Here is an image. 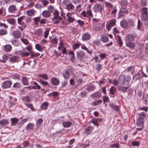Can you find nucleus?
I'll use <instances>...</instances> for the list:
<instances>
[{"label": "nucleus", "mask_w": 148, "mask_h": 148, "mask_svg": "<svg viewBox=\"0 0 148 148\" xmlns=\"http://www.w3.org/2000/svg\"><path fill=\"white\" fill-rule=\"evenodd\" d=\"M68 2L64 1L62 3L64 8L70 12H73L75 11V7L71 3H67Z\"/></svg>", "instance_id": "1"}, {"label": "nucleus", "mask_w": 148, "mask_h": 148, "mask_svg": "<svg viewBox=\"0 0 148 148\" xmlns=\"http://www.w3.org/2000/svg\"><path fill=\"white\" fill-rule=\"evenodd\" d=\"M91 8V6L90 5H88L87 8V11L86 12L85 11H83L81 12V15L83 17L89 18H91V17H93Z\"/></svg>", "instance_id": "2"}, {"label": "nucleus", "mask_w": 148, "mask_h": 148, "mask_svg": "<svg viewBox=\"0 0 148 148\" xmlns=\"http://www.w3.org/2000/svg\"><path fill=\"white\" fill-rule=\"evenodd\" d=\"M116 20L114 19L110 20L107 22L106 28L108 31H110L112 27L115 25Z\"/></svg>", "instance_id": "3"}, {"label": "nucleus", "mask_w": 148, "mask_h": 148, "mask_svg": "<svg viewBox=\"0 0 148 148\" xmlns=\"http://www.w3.org/2000/svg\"><path fill=\"white\" fill-rule=\"evenodd\" d=\"M103 9V6L99 3L96 4L93 7L94 11L95 12L97 13H101Z\"/></svg>", "instance_id": "4"}, {"label": "nucleus", "mask_w": 148, "mask_h": 148, "mask_svg": "<svg viewBox=\"0 0 148 148\" xmlns=\"http://www.w3.org/2000/svg\"><path fill=\"white\" fill-rule=\"evenodd\" d=\"M120 78L123 80V84L124 85L129 86V82L131 79L130 76L128 75L125 77V75H123L121 76Z\"/></svg>", "instance_id": "5"}, {"label": "nucleus", "mask_w": 148, "mask_h": 148, "mask_svg": "<svg viewBox=\"0 0 148 148\" xmlns=\"http://www.w3.org/2000/svg\"><path fill=\"white\" fill-rule=\"evenodd\" d=\"M120 78L123 80V84L124 85L129 86V82L131 79L130 76L128 75L125 77V75H123L121 76Z\"/></svg>", "instance_id": "6"}, {"label": "nucleus", "mask_w": 148, "mask_h": 148, "mask_svg": "<svg viewBox=\"0 0 148 148\" xmlns=\"http://www.w3.org/2000/svg\"><path fill=\"white\" fill-rule=\"evenodd\" d=\"M24 17V16H22L18 18L17 19V21L18 24L20 25L23 29H25L26 27V26L24 23L23 22L22 20V18Z\"/></svg>", "instance_id": "7"}, {"label": "nucleus", "mask_w": 148, "mask_h": 148, "mask_svg": "<svg viewBox=\"0 0 148 148\" xmlns=\"http://www.w3.org/2000/svg\"><path fill=\"white\" fill-rule=\"evenodd\" d=\"M136 123L138 126L140 127V128H138L137 130H141L143 126V120L138 119L137 120Z\"/></svg>", "instance_id": "8"}, {"label": "nucleus", "mask_w": 148, "mask_h": 148, "mask_svg": "<svg viewBox=\"0 0 148 148\" xmlns=\"http://www.w3.org/2000/svg\"><path fill=\"white\" fill-rule=\"evenodd\" d=\"M83 76L81 74H79L78 75H75V78L76 81L77 82L78 85H79L82 82V77Z\"/></svg>", "instance_id": "9"}, {"label": "nucleus", "mask_w": 148, "mask_h": 148, "mask_svg": "<svg viewBox=\"0 0 148 148\" xmlns=\"http://www.w3.org/2000/svg\"><path fill=\"white\" fill-rule=\"evenodd\" d=\"M11 84V82L9 81H6L3 83L2 87L3 89L8 88L10 87Z\"/></svg>", "instance_id": "10"}, {"label": "nucleus", "mask_w": 148, "mask_h": 148, "mask_svg": "<svg viewBox=\"0 0 148 148\" xmlns=\"http://www.w3.org/2000/svg\"><path fill=\"white\" fill-rule=\"evenodd\" d=\"M90 38V35L88 33L83 34L82 36V40L83 41L89 40Z\"/></svg>", "instance_id": "11"}, {"label": "nucleus", "mask_w": 148, "mask_h": 148, "mask_svg": "<svg viewBox=\"0 0 148 148\" xmlns=\"http://www.w3.org/2000/svg\"><path fill=\"white\" fill-rule=\"evenodd\" d=\"M74 12L70 13L68 12L67 13L66 16L67 17V21L70 22H72L74 21L75 18L74 17H72V15L73 14H74Z\"/></svg>", "instance_id": "12"}, {"label": "nucleus", "mask_w": 148, "mask_h": 148, "mask_svg": "<svg viewBox=\"0 0 148 148\" xmlns=\"http://www.w3.org/2000/svg\"><path fill=\"white\" fill-rule=\"evenodd\" d=\"M135 39L134 36L132 34H128L126 37L125 41L126 42L133 41Z\"/></svg>", "instance_id": "13"}, {"label": "nucleus", "mask_w": 148, "mask_h": 148, "mask_svg": "<svg viewBox=\"0 0 148 148\" xmlns=\"http://www.w3.org/2000/svg\"><path fill=\"white\" fill-rule=\"evenodd\" d=\"M129 87V86L124 85L123 84L122 85L118 87V89L119 91L123 92H125L128 89Z\"/></svg>", "instance_id": "14"}, {"label": "nucleus", "mask_w": 148, "mask_h": 148, "mask_svg": "<svg viewBox=\"0 0 148 148\" xmlns=\"http://www.w3.org/2000/svg\"><path fill=\"white\" fill-rule=\"evenodd\" d=\"M94 129V127L92 126H89L85 129V132L87 134H90L92 132Z\"/></svg>", "instance_id": "15"}, {"label": "nucleus", "mask_w": 148, "mask_h": 148, "mask_svg": "<svg viewBox=\"0 0 148 148\" xmlns=\"http://www.w3.org/2000/svg\"><path fill=\"white\" fill-rule=\"evenodd\" d=\"M109 38L106 35L103 34L101 36L100 40L103 43H106L108 42Z\"/></svg>", "instance_id": "16"}, {"label": "nucleus", "mask_w": 148, "mask_h": 148, "mask_svg": "<svg viewBox=\"0 0 148 148\" xmlns=\"http://www.w3.org/2000/svg\"><path fill=\"white\" fill-rule=\"evenodd\" d=\"M42 15L43 17L47 18L51 16V13L48 10H45L42 13Z\"/></svg>", "instance_id": "17"}, {"label": "nucleus", "mask_w": 148, "mask_h": 148, "mask_svg": "<svg viewBox=\"0 0 148 148\" xmlns=\"http://www.w3.org/2000/svg\"><path fill=\"white\" fill-rule=\"evenodd\" d=\"M3 49L5 52H9L11 51L12 47L9 45H7L3 46Z\"/></svg>", "instance_id": "18"}, {"label": "nucleus", "mask_w": 148, "mask_h": 148, "mask_svg": "<svg viewBox=\"0 0 148 148\" xmlns=\"http://www.w3.org/2000/svg\"><path fill=\"white\" fill-rule=\"evenodd\" d=\"M51 84L53 85L57 86L59 83V81L57 78L55 77H53L51 79Z\"/></svg>", "instance_id": "19"}, {"label": "nucleus", "mask_w": 148, "mask_h": 148, "mask_svg": "<svg viewBox=\"0 0 148 148\" xmlns=\"http://www.w3.org/2000/svg\"><path fill=\"white\" fill-rule=\"evenodd\" d=\"M9 99H10V104L15 105L16 104V101L17 99L15 98H13L12 96L9 97Z\"/></svg>", "instance_id": "20"}, {"label": "nucleus", "mask_w": 148, "mask_h": 148, "mask_svg": "<svg viewBox=\"0 0 148 148\" xmlns=\"http://www.w3.org/2000/svg\"><path fill=\"white\" fill-rule=\"evenodd\" d=\"M72 124V123L69 121H64L62 123V125L63 127L65 128H68L70 127Z\"/></svg>", "instance_id": "21"}, {"label": "nucleus", "mask_w": 148, "mask_h": 148, "mask_svg": "<svg viewBox=\"0 0 148 148\" xmlns=\"http://www.w3.org/2000/svg\"><path fill=\"white\" fill-rule=\"evenodd\" d=\"M125 45L126 47L131 49L134 48L135 47V45L134 43L130 42H126Z\"/></svg>", "instance_id": "22"}, {"label": "nucleus", "mask_w": 148, "mask_h": 148, "mask_svg": "<svg viewBox=\"0 0 148 148\" xmlns=\"http://www.w3.org/2000/svg\"><path fill=\"white\" fill-rule=\"evenodd\" d=\"M32 84L34 85V86H32L34 90H40L41 88V86L35 82H32Z\"/></svg>", "instance_id": "23"}, {"label": "nucleus", "mask_w": 148, "mask_h": 148, "mask_svg": "<svg viewBox=\"0 0 148 148\" xmlns=\"http://www.w3.org/2000/svg\"><path fill=\"white\" fill-rule=\"evenodd\" d=\"M120 24L121 27L124 29H127L129 27L127 23L124 20H122Z\"/></svg>", "instance_id": "24"}, {"label": "nucleus", "mask_w": 148, "mask_h": 148, "mask_svg": "<svg viewBox=\"0 0 148 148\" xmlns=\"http://www.w3.org/2000/svg\"><path fill=\"white\" fill-rule=\"evenodd\" d=\"M10 121L11 122V125L14 126L16 125V124L19 121V119L16 118H12L11 119Z\"/></svg>", "instance_id": "25"}, {"label": "nucleus", "mask_w": 148, "mask_h": 148, "mask_svg": "<svg viewBox=\"0 0 148 148\" xmlns=\"http://www.w3.org/2000/svg\"><path fill=\"white\" fill-rule=\"evenodd\" d=\"M16 9V8L14 5H12L9 7L8 11L10 13H13L15 11Z\"/></svg>", "instance_id": "26"}, {"label": "nucleus", "mask_w": 148, "mask_h": 148, "mask_svg": "<svg viewBox=\"0 0 148 148\" xmlns=\"http://www.w3.org/2000/svg\"><path fill=\"white\" fill-rule=\"evenodd\" d=\"M12 35L16 38H19L21 37V33L19 31H16L13 32Z\"/></svg>", "instance_id": "27"}, {"label": "nucleus", "mask_w": 148, "mask_h": 148, "mask_svg": "<svg viewBox=\"0 0 148 148\" xmlns=\"http://www.w3.org/2000/svg\"><path fill=\"white\" fill-rule=\"evenodd\" d=\"M49 103L46 102L43 103L40 106V108L42 110H46L47 109Z\"/></svg>", "instance_id": "28"}, {"label": "nucleus", "mask_w": 148, "mask_h": 148, "mask_svg": "<svg viewBox=\"0 0 148 148\" xmlns=\"http://www.w3.org/2000/svg\"><path fill=\"white\" fill-rule=\"evenodd\" d=\"M9 124V121L5 119H3L0 121V125L1 126L6 125Z\"/></svg>", "instance_id": "29"}, {"label": "nucleus", "mask_w": 148, "mask_h": 148, "mask_svg": "<svg viewBox=\"0 0 148 148\" xmlns=\"http://www.w3.org/2000/svg\"><path fill=\"white\" fill-rule=\"evenodd\" d=\"M84 56V53L82 51L77 52V56L78 58L81 59Z\"/></svg>", "instance_id": "30"}, {"label": "nucleus", "mask_w": 148, "mask_h": 148, "mask_svg": "<svg viewBox=\"0 0 148 148\" xmlns=\"http://www.w3.org/2000/svg\"><path fill=\"white\" fill-rule=\"evenodd\" d=\"M62 19V17L55 18L53 17L52 19V22L54 24H57Z\"/></svg>", "instance_id": "31"}, {"label": "nucleus", "mask_w": 148, "mask_h": 148, "mask_svg": "<svg viewBox=\"0 0 148 148\" xmlns=\"http://www.w3.org/2000/svg\"><path fill=\"white\" fill-rule=\"evenodd\" d=\"M18 60V57L17 56H14L10 58V61L12 62H14Z\"/></svg>", "instance_id": "32"}, {"label": "nucleus", "mask_w": 148, "mask_h": 148, "mask_svg": "<svg viewBox=\"0 0 148 148\" xmlns=\"http://www.w3.org/2000/svg\"><path fill=\"white\" fill-rule=\"evenodd\" d=\"M8 55L6 54L3 55L2 57L3 59H0V62L3 63H5L6 60H8Z\"/></svg>", "instance_id": "33"}, {"label": "nucleus", "mask_w": 148, "mask_h": 148, "mask_svg": "<svg viewBox=\"0 0 148 148\" xmlns=\"http://www.w3.org/2000/svg\"><path fill=\"white\" fill-rule=\"evenodd\" d=\"M108 81L109 83L114 84L115 86H117L119 84V82L116 79H115L113 80L112 79H108Z\"/></svg>", "instance_id": "34"}, {"label": "nucleus", "mask_w": 148, "mask_h": 148, "mask_svg": "<svg viewBox=\"0 0 148 148\" xmlns=\"http://www.w3.org/2000/svg\"><path fill=\"white\" fill-rule=\"evenodd\" d=\"M95 88L96 87L93 85H92L88 86L86 88V90L88 91H93Z\"/></svg>", "instance_id": "35"}, {"label": "nucleus", "mask_w": 148, "mask_h": 148, "mask_svg": "<svg viewBox=\"0 0 148 148\" xmlns=\"http://www.w3.org/2000/svg\"><path fill=\"white\" fill-rule=\"evenodd\" d=\"M109 106L111 108L113 109L115 111H117L118 110L119 106L117 105L115 106L112 103H110L109 104Z\"/></svg>", "instance_id": "36"}, {"label": "nucleus", "mask_w": 148, "mask_h": 148, "mask_svg": "<svg viewBox=\"0 0 148 148\" xmlns=\"http://www.w3.org/2000/svg\"><path fill=\"white\" fill-rule=\"evenodd\" d=\"M48 10L51 13H53V12L56 9H55L53 6L51 5H49L47 8Z\"/></svg>", "instance_id": "37"}, {"label": "nucleus", "mask_w": 148, "mask_h": 148, "mask_svg": "<svg viewBox=\"0 0 148 148\" xmlns=\"http://www.w3.org/2000/svg\"><path fill=\"white\" fill-rule=\"evenodd\" d=\"M141 18L143 21H148V15L141 14Z\"/></svg>", "instance_id": "38"}, {"label": "nucleus", "mask_w": 148, "mask_h": 148, "mask_svg": "<svg viewBox=\"0 0 148 148\" xmlns=\"http://www.w3.org/2000/svg\"><path fill=\"white\" fill-rule=\"evenodd\" d=\"M116 89L114 86H112L110 89V93L111 95H114L116 92Z\"/></svg>", "instance_id": "39"}, {"label": "nucleus", "mask_w": 148, "mask_h": 148, "mask_svg": "<svg viewBox=\"0 0 148 148\" xmlns=\"http://www.w3.org/2000/svg\"><path fill=\"white\" fill-rule=\"evenodd\" d=\"M35 12L34 10H30L27 12V14L29 16H32L35 14Z\"/></svg>", "instance_id": "40"}, {"label": "nucleus", "mask_w": 148, "mask_h": 148, "mask_svg": "<svg viewBox=\"0 0 148 148\" xmlns=\"http://www.w3.org/2000/svg\"><path fill=\"white\" fill-rule=\"evenodd\" d=\"M105 7L107 8H111L113 7L112 4L108 1H105Z\"/></svg>", "instance_id": "41"}, {"label": "nucleus", "mask_w": 148, "mask_h": 148, "mask_svg": "<svg viewBox=\"0 0 148 148\" xmlns=\"http://www.w3.org/2000/svg\"><path fill=\"white\" fill-rule=\"evenodd\" d=\"M53 14L55 18H58V17H61V16H59V13L58 11L56 10L55 9L53 13H52Z\"/></svg>", "instance_id": "42"}, {"label": "nucleus", "mask_w": 148, "mask_h": 148, "mask_svg": "<svg viewBox=\"0 0 148 148\" xmlns=\"http://www.w3.org/2000/svg\"><path fill=\"white\" fill-rule=\"evenodd\" d=\"M21 99L23 101L27 102H29L30 101L29 97L28 96L22 97Z\"/></svg>", "instance_id": "43"}, {"label": "nucleus", "mask_w": 148, "mask_h": 148, "mask_svg": "<svg viewBox=\"0 0 148 148\" xmlns=\"http://www.w3.org/2000/svg\"><path fill=\"white\" fill-rule=\"evenodd\" d=\"M23 51L22 52L20 53V54L22 56H27L29 55V53L28 52H25L24 51L25 50V48H23Z\"/></svg>", "instance_id": "44"}, {"label": "nucleus", "mask_w": 148, "mask_h": 148, "mask_svg": "<svg viewBox=\"0 0 148 148\" xmlns=\"http://www.w3.org/2000/svg\"><path fill=\"white\" fill-rule=\"evenodd\" d=\"M148 9L147 7H144L142 8L141 14H148Z\"/></svg>", "instance_id": "45"}, {"label": "nucleus", "mask_w": 148, "mask_h": 148, "mask_svg": "<svg viewBox=\"0 0 148 148\" xmlns=\"http://www.w3.org/2000/svg\"><path fill=\"white\" fill-rule=\"evenodd\" d=\"M40 18V17H37L33 18L34 23L36 25H38V24Z\"/></svg>", "instance_id": "46"}, {"label": "nucleus", "mask_w": 148, "mask_h": 148, "mask_svg": "<svg viewBox=\"0 0 148 148\" xmlns=\"http://www.w3.org/2000/svg\"><path fill=\"white\" fill-rule=\"evenodd\" d=\"M34 125L32 123H28L26 127L27 130H28L29 129H32L34 127Z\"/></svg>", "instance_id": "47"}, {"label": "nucleus", "mask_w": 148, "mask_h": 148, "mask_svg": "<svg viewBox=\"0 0 148 148\" xmlns=\"http://www.w3.org/2000/svg\"><path fill=\"white\" fill-rule=\"evenodd\" d=\"M146 114L144 112H141L139 114V118L138 119L143 120L146 117Z\"/></svg>", "instance_id": "48"}, {"label": "nucleus", "mask_w": 148, "mask_h": 148, "mask_svg": "<svg viewBox=\"0 0 148 148\" xmlns=\"http://www.w3.org/2000/svg\"><path fill=\"white\" fill-rule=\"evenodd\" d=\"M35 48L40 51H41L43 49V47L39 44L35 45Z\"/></svg>", "instance_id": "49"}, {"label": "nucleus", "mask_w": 148, "mask_h": 148, "mask_svg": "<svg viewBox=\"0 0 148 148\" xmlns=\"http://www.w3.org/2000/svg\"><path fill=\"white\" fill-rule=\"evenodd\" d=\"M39 77L45 80H47L48 79L47 75L45 74H40L39 75Z\"/></svg>", "instance_id": "50"}, {"label": "nucleus", "mask_w": 148, "mask_h": 148, "mask_svg": "<svg viewBox=\"0 0 148 148\" xmlns=\"http://www.w3.org/2000/svg\"><path fill=\"white\" fill-rule=\"evenodd\" d=\"M101 94L99 92H96L92 94V97L94 98H99L100 97Z\"/></svg>", "instance_id": "51"}, {"label": "nucleus", "mask_w": 148, "mask_h": 148, "mask_svg": "<svg viewBox=\"0 0 148 148\" xmlns=\"http://www.w3.org/2000/svg\"><path fill=\"white\" fill-rule=\"evenodd\" d=\"M143 100L145 104L148 103V95H145L143 96Z\"/></svg>", "instance_id": "52"}, {"label": "nucleus", "mask_w": 148, "mask_h": 148, "mask_svg": "<svg viewBox=\"0 0 148 148\" xmlns=\"http://www.w3.org/2000/svg\"><path fill=\"white\" fill-rule=\"evenodd\" d=\"M31 56L32 57H36L40 56V54L38 53H36L35 52H31Z\"/></svg>", "instance_id": "53"}, {"label": "nucleus", "mask_w": 148, "mask_h": 148, "mask_svg": "<svg viewBox=\"0 0 148 148\" xmlns=\"http://www.w3.org/2000/svg\"><path fill=\"white\" fill-rule=\"evenodd\" d=\"M22 81L24 85H28L29 84L27 79L25 77H23L22 79Z\"/></svg>", "instance_id": "54"}, {"label": "nucleus", "mask_w": 148, "mask_h": 148, "mask_svg": "<svg viewBox=\"0 0 148 148\" xmlns=\"http://www.w3.org/2000/svg\"><path fill=\"white\" fill-rule=\"evenodd\" d=\"M7 21L9 23L12 24H14L15 23V20L14 19L9 18L7 20Z\"/></svg>", "instance_id": "55"}, {"label": "nucleus", "mask_w": 148, "mask_h": 148, "mask_svg": "<svg viewBox=\"0 0 148 148\" xmlns=\"http://www.w3.org/2000/svg\"><path fill=\"white\" fill-rule=\"evenodd\" d=\"M102 101L101 100H99L98 101H94L92 105L93 106H96L102 103Z\"/></svg>", "instance_id": "56"}, {"label": "nucleus", "mask_w": 148, "mask_h": 148, "mask_svg": "<svg viewBox=\"0 0 148 148\" xmlns=\"http://www.w3.org/2000/svg\"><path fill=\"white\" fill-rule=\"evenodd\" d=\"M127 23L128 25V27H130L131 26L133 25H134L133 20L130 19H129L127 21Z\"/></svg>", "instance_id": "57"}, {"label": "nucleus", "mask_w": 148, "mask_h": 148, "mask_svg": "<svg viewBox=\"0 0 148 148\" xmlns=\"http://www.w3.org/2000/svg\"><path fill=\"white\" fill-rule=\"evenodd\" d=\"M117 10L116 7H115L111 11V16L112 17H114L115 16V15L116 13Z\"/></svg>", "instance_id": "58"}, {"label": "nucleus", "mask_w": 148, "mask_h": 148, "mask_svg": "<svg viewBox=\"0 0 148 148\" xmlns=\"http://www.w3.org/2000/svg\"><path fill=\"white\" fill-rule=\"evenodd\" d=\"M7 33V31L4 29L0 30V36H2L6 35Z\"/></svg>", "instance_id": "59"}, {"label": "nucleus", "mask_w": 148, "mask_h": 148, "mask_svg": "<svg viewBox=\"0 0 148 148\" xmlns=\"http://www.w3.org/2000/svg\"><path fill=\"white\" fill-rule=\"evenodd\" d=\"M41 2L43 5V7L46 6L49 4V2L46 0H42Z\"/></svg>", "instance_id": "60"}, {"label": "nucleus", "mask_w": 148, "mask_h": 148, "mask_svg": "<svg viewBox=\"0 0 148 148\" xmlns=\"http://www.w3.org/2000/svg\"><path fill=\"white\" fill-rule=\"evenodd\" d=\"M141 77L140 74L138 73L136 75L133 77V79L135 80H137L138 79L140 78Z\"/></svg>", "instance_id": "61"}, {"label": "nucleus", "mask_w": 148, "mask_h": 148, "mask_svg": "<svg viewBox=\"0 0 148 148\" xmlns=\"http://www.w3.org/2000/svg\"><path fill=\"white\" fill-rule=\"evenodd\" d=\"M95 69L97 70V71H99L102 68V65L99 64H96L95 66Z\"/></svg>", "instance_id": "62"}, {"label": "nucleus", "mask_w": 148, "mask_h": 148, "mask_svg": "<svg viewBox=\"0 0 148 148\" xmlns=\"http://www.w3.org/2000/svg\"><path fill=\"white\" fill-rule=\"evenodd\" d=\"M25 105H26V106L30 108L32 110H34V108H33V105L32 104L25 103Z\"/></svg>", "instance_id": "63"}, {"label": "nucleus", "mask_w": 148, "mask_h": 148, "mask_svg": "<svg viewBox=\"0 0 148 148\" xmlns=\"http://www.w3.org/2000/svg\"><path fill=\"white\" fill-rule=\"evenodd\" d=\"M81 48L82 49L86 51L87 52L90 54H91L92 53V52L91 51H89L87 48L84 46H82L81 47Z\"/></svg>", "instance_id": "64"}]
</instances>
